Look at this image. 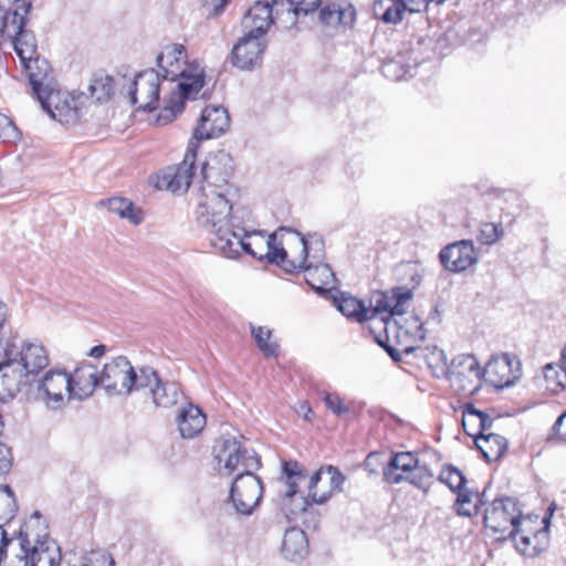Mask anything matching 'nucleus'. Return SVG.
Instances as JSON below:
<instances>
[{
	"mask_svg": "<svg viewBox=\"0 0 566 566\" xmlns=\"http://www.w3.org/2000/svg\"><path fill=\"white\" fill-rule=\"evenodd\" d=\"M276 3V0L255 1L243 19V25L245 28H251L248 31L249 33L263 38L270 25L274 22L272 12L273 4Z\"/></svg>",
	"mask_w": 566,
	"mask_h": 566,
	"instance_id": "22",
	"label": "nucleus"
},
{
	"mask_svg": "<svg viewBox=\"0 0 566 566\" xmlns=\"http://www.w3.org/2000/svg\"><path fill=\"white\" fill-rule=\"evenodd\" d=\"M482 410H479L474 407L472 402H465L463 405V412H462V426L465 429L467 428V417L468 416H474L480 417L482 415Z\"/></svg>",
	"mask_w": 566,
	"mask_h": 566,
	"instance_id": "55",
	"label": "nucleus"
},
{
	"mask_svg": "<svg viewBox=\"0 0 566 566\" xmlns=\"http://www.w3.org/2000/svg\"><path fill=\"white\" fill-rule=\"evenodd\" d=\"M96 207L106 208L109 212L134 226H139L145 220L144 210L126 197L102 199Z\"/></svg>",
	"mask_w": 566,
	"mask_h": 566,
	"instance_id": "25",
	"label": "nucleus"
},
{
	"mask_svg": "<svg viewBox=\"0 0 566 566\" xmlns=\"http://www.w3.org/2000/svg\"><path fill=\"white\" fill-rule=\"evenodd\" d=\"M67 397L61 391H35L34 400L43 402L50 409H60L65 405V401H71L73 399L76 400H85L88 399L93 391H66Z\"/></svg>",
	"mask_w": 566,
	"mask_h": 566,
	"instance_id": "34",
	"label": "nucleus"
},
{
	"mask_svg": "<svg viewBox=\"0 0 566 566\" xmlns=\"http://www.w3.org/2000/svg\"><path fill=\"white\" fill-rule=\"evenodd\" d=\"M0 138L3 142H13L19 138V130L13 123L6 116L1 117Z\"/></svg>",
	"mask_w": 566,
	"mask_h": 566,
	"instance_id": "52",
	"label": "nucleus"
},
{
	"mask_svg": "<svg viewBox=\"0 0 566 566\" xmlns=\"http://www.w3.org/2000/svg\"><path fill=\"white\" fill-rule=\"evenodd\" d=\"M304 280L317 294L324 295L334 286L336 276L328 264L310 263L304 268Z\"/></svg>",
	"mask_w": 566,
	"mask_h": 566,
	"instance_id": "27",
	"label": "nucleus"
},
{
	"mask_svg": "<svg viewBox=\"0 0 566 566\" xmlns=\"http://www.w3.org/2000/svg\"><path fill=\"white\" fill-rule=\"evenodd\" d=\"M503 233L504 230L501 222H484L480 227L478 240L482 244L491 245L499 241Z\"/></svg>",
	"mask_w": 566,
	"mask_h": 566,
	"instance_id": "46",
	"label": "nucleus"
},
{
	"mask_svg": "<svg viewBox=\"0 0 566 566\" xmlns=\"http://www.w3.org/2000/svg\"><path fill=\"white\" fill-rule=\"evenodd\" d=\"M36 98L55 86L53 70L46 59L35 55L21 62Z\"/></svg>",
	"mask_w": 566,
	"mask_h": 566,
	"instance_id": "21",
	"label": "nucleus"
},
{
	"mask_svg": "<svg viewBox=\"0 0 566 566\" xmlns=\"http://www.w3.org/2000/svg\"><path fill=\"white\" fill-rule=\"evenodd\" d=\"M522 377V364L507 353L494 354L483 367L482 381L492 389L512 387Z\"/></svg>",
	"mask_w": 566,
	"mask_h": 566,
	"instance_id": "10",
	"label": "nucleus"
},
{
	"mask_svg": "<svg viewBox=\"0 0 566 566\" xmlns=\"http://www.w3.org/2000/svg\"><path fill=\"white\" fill-rule=\"evenodd\" d=\"M157 65L161 70L163 81L175 82L179 80L176 88L178 96L174 94L165 98V106L158 115L159 124H168L185 108L186 99H196L205 85V74L198 66L192 67L187 62V51L182 44H171L164 48L157 56Z\"/></svg>",
	"mask_w": 566,
	"mask_h": 566,
	"instance_id": "3",
	"label": "nucleus"
},
{
	"mask_svg": "<svg viewBox=\"0 0 566 566\" xmlns=\"http://www.w3.org/2000/svg\"><path fill=\"white\" fill-rule=\"evenodd\" d=\"M411 327L415 328L412 332L413 339L419 343L423 342L426 339L427 331L418 316L411 317Z\"/></svg>",
	"mask_w": 566,
	"mask_h": 566,
	"instance_id": "54",
	"label": "nucleus"
},
{
	"mask_svg": "<svg viewBox=\"0 0 566 566\" xmlns=\"http://www.w3.org/2000/svg\"><path fill=\"white\" fill-rule=\"evenodd\" d=\"M544 526L538 527L536 521L524 518L517 528H513L509 538L514 542L515 548L526 557H536L544 552L549 543V518L543 520Z\"/></svg>",
	"mask_w": 566,
	"mask_h": 566,
	"instance_id": "11",
	"label": "nucleus"
},
{
	"mask_svg": "<svg viewBox=\"0 0 566 566\" xmlns=\"http://www.w3.org/2000/svg\"><path fill=\"white\" fill-rule=\"evenodd\" d=\"M65 389H96L99 384V370L87 360L81 361L73 371H70Z\"/></svg>",
	"mask_w": 566,
	"mask_h": 566,
	"instance_id": "28",
	"label": "nucleus"
},
{
	"mask_svg": "<svg viewBox=\"0 0 566 566\" xmlns=\"http://www.w3.org/2000/svg\"><path fill=\"white\" fill-rule=\"evenodd\" d=\"M238 213H232L231 200L212 192L196 209V220L200 228L213 235L211 245L221 255L237 259L244 252L258 260L265 259V254H258L245 241L249 231L241 222H237Z\"/></svg>",
	"mask_w": 566,
	"mask_h": 566,
	"instance_id": "2",
	"label": "nucleus"
},
{
	"mask_svg": "<svg viewBox=\"0 0 566 566\" xmlns=\"http://www.w3.org/2000/svg\"><path fill=\"white\" fill-rule=\"evenodd\" d=\"M344 474L335 467L321 468L310 479L308 497L313 503L324 504L334 492L342 491Z\"/></svg>",
	"mask_w": 566,
	"mask_h": 566,
	"instance_id": "15",
	"label": "nucleus"
},
{
	"mask_svg": "<svg viewBox=\"0 0 566 566\" xmlns=\"http://www.w3.org/2000/svg\"><path fill=\"white\" fill-rule=\"evenodd\" d=\"M308 542L303 530L291 527L285 531L281 552L289 560H298L306 556Z\"/></svg>",
	"mask_w": 566,
	"mask_h": 566,
	"instance_id": "29",
	"label": "nucleus"
},
{
	"mask_svg": "<svg viewBox=\"0 0 566 566\" xmlns=\"http://www.w3.org/2000/svg\"><path fill=\"white\" fill-rule=\"evenodd\" d=\"M266 49L262 36L247 32L231 51V63L240 70H253L260 65Z\"/></svg>",
	"mask_w": 566,
	"mask_h": 566,
	"instance_id": "17",
	"label": "nucleus"
},
{
	"mask_svg": "<svg viewBox=\"0 0 566 566\" xmlns=\"http://www.w3.org/2000/svg\"><path fill=\"white\" fill-rule=\"evenodd\" d=\"M396 338V343L399 346V348L390 344L389 335H385L384 337L381 335H375V340L388 353L391 359L396 363L401 361L402 354L410 355L417 349H420V347L406 344L403 340H401V335H397Z\"/></svg>",
	"mask_w": 566,
	"mask_h": 566,
	"instance_id": "39",
	"label": "nucleus"
},
{
	"mask_svg": "<svg viewBox=\"0 0 566 566\" xmlns=\"http://www.w3.org/2000/svg\"><path fill=\"white\" fill-rule=\"evenodd\" d=\"M421 471L413 470L410 475H407L405 480H408L411 484L418 488H426L430 484L433 474L428 470L426 465H421Z\"/></svg>",
	"mask_w": 566,
	"mask_h": 566,
	"instance_id": "50",
	"label": "nucleus"
},
{
	"mask_svg": "<svg viewBox=\"0 0 566 566\" xmlns=\"http://www.w3.org/2000/svg\"><path fill=\"white\" fill-rule=\"evenodd\" d=\"M213 453L220 471L231 474L242 469L230 488V501L238 514L252 515L260 505L264 491L261 479L253 473L261 465L260 458L235 437L217 440Z\"/></svg>",
	"mask_w": 566,
	"mask_h": 566,
	"instance_id": "1",
	"label": "nucleus"
},
{
	"mask_svg": "<svg viewBox=\"0 0 566 566\" xmlns=\"http://www.w3.org/2000/svg\"><path fill=\"white\" fill-rule=\"evenodd\" d=\"M295 410L297 415L303 417L306 421H313L314 412L307 401H301Z\"/></svg>",
	"mask_w": 566,
	"mask_h": 566,
	"instance_id": "56",
	"label": "nucleus"
},
{
	"mask_svg": "<svg viewBox=\"0 0 566 566\" xmlns=\"http://www.w3.org/2000/svg\"><path fill=\"white\" fill-rule=\"evenodd\" d=\"M230 126V116L222 106L210 105L202 109L191 140L211 139L222 135Z\"/></svg>",
	"mask_w": 566,
	"mask_h": 566,
	"instance_id": "20",
	"label": "nucleus"
},
{
	"mask_svg": "<svg viewBox=\"0 0 566 566\" xmlns=\"http://www.w3.org/2000/svg\"><path fill=\"white\" fill-rule=\"evenodd\" d=\"M454 493H457L454 510L458 515L472 516L478 513L479 505L482 504V499L479 493H473L465 485Z\"/></svg>",
	"mask_w": 566,
	"mask_h": 566,
	"instance_id": "35",
	"label": "nucleus"
},
{
	"mask_svg": "<svg viewBox=\"0 0 566 566\" xmlns=\"http://www.w3.org/2000/svg\"><path fill=\"white\" fill-rule=\"evenodd\" d=\"M407 8V3L401 0H375L373 14L386 24H397L402 21Z\"/></svg>",
	"mask_w": 566,
	"mask_h": 566,
	"instance_id": "31",
	"label": "nucleus"
},
{
	"mask_svg": "<svg viewBox=\"0 0 566 566\" xmlns=\"http://www.w3.org/2000/svg\"><path fill=\"white\" fill-rule=\"evenodd\" d=\"M107 352V348L105 345L103 344H99V345H96V346H93L90 352L87 353V356L92 357V358H101L103 357Z\"/></svg>",
	"mask_w": 566,
	"mask_h": 566,
	"instance_id": "59",
	"label": "nucleus"
},
{
	"mask_svg": "<svg viewBox=\"0 0 566 566\" xmlns=\"http://www.w3.org/2000/svg\"><path fill=\"white\" fill-rule=\"evenodd\" d=\"M398 67H399V63L391 61V62L385 64L384 72H385L386 76H388V73L395 72Z\"/></svg>",
	"mask_w": 566,
	"mask_h": 566,
	"instance_id": "63",
	"label": "nucleus"
},
{
	"mask_svg": "<svg viewBox=\"0 0 566 566\" xmlns=\"http://www.w3.org/2000/svg\"><path fill=\"white\" fill-rule=\"evenodd\" d=\"M9 542L10 541L7 536V533L0 524V562L2 560L4 554V547L9 544Z\"/></svg>",
	"mask_w": 566,
	"mask_h": 566,
	"instance_id": "61",
	"label": "nucleus"
},
{
	"mask_svg": "<svg viewBox=\"0 0 566 566\" xmlns=\"http://www.w3.org/2000/svg\"><path fill=\"white\" fill-rule=\"evenodd\" d=\"M206 422V415L192 402L186 403L177 417L178 430L185 439L198 436L203 430Z\"/></svg>",
	"mask_w": 566,
	"mask_h": 566,
	"instance_id": "26",
	"label": "nucleus"
},
{
	"mask_svg": "<svg viewBox=\"0 0 566 566\" xmlns=\"http://www.w3.org/2000/svg\"><path fill=\"white\" fill-rule=\"evenodd\" d=\"M17 511L18 504L12 489L8 484L0 486V522H11Z\"/></svg>",
	"mask_w": 566,
	"mask_h": 566,
	"instance_id": "40",
	"label": "nucleus"
},
{
	"mask_svg": "<svg viewBox=\"0 0 566 566\" xmlns=\"http://www.w3.org/2000/svg\"><path fill=\"white\" fill-rule=\"evenodd\" d=\"M233 172V159L229 153L223 149L210 153L201 167L205 185L201 187L197 208L203 202L208 195L212 192L224 196L227 200H230L229 180Z\"/></svg>",
	"mask_w": 566,
	"mask_h": 566,
	"instance_id": "7",
	"label": "nucleus"
},
{
	"mask_svg": "<svg viewBox=\"0 0 566 566\" xmlns=\"http://www.w3.org/2000/svg\"><path fill=\"white\" fill-rule=\"evenodd\" d=\"M548 441L566 442V411L555 421Z\"/></svg>",
	"mask_w": 566,
	"mask_h": 566,
	"instance_id": "51",
	"label": "nucleus"
},
{
	"mask_svg": "<svg viewBox=\"0 0 566 566\" xmlns=\"http://www.w3.org/2000/svg\"><path fill=\"white\" fill-rule=\"evenodd\" d=\"M213 12L216 14L220 13L223 8L229 3L230 0H213Z\"/></svg>",
	"mask_w": 566,
	"mask_h": 566,
	"instance_id": "62",
	"label": "nucleus"
},
{
	"mask_svg": "<svg viewBox=\"0 0 566 566\" xmlns=\"http://www.w3.org/2000/svg\"><path fill=\"white\" fill-rule=\"evenodd\" d=\"M265 260L276 264L286 273H294L306 266L308 256V241L298 231L287 227H280L272 233L266 242Z\"/></svg>",
	"mask_w": 566,
	"mask_h": 566,
	"instance_id": "6",
	"label": "nucleus"
},
{
	"mask_svg": "<svg viewBox=\"0 0 566 566\" xmlns=\"http://www.w3.org/2000/svg\"><path fill=\"white\" fill-rule=\"evenodd\" d=\"M474 444L488 462L497 461L507 449V440L496 433H479Z\"/></svg>",
	"mask_w": 566,
	"mask_h": 566,
	"instance_id": "30",
	"label": "nucleus"
},
{
	"mask_svg": "<svg viewBox=\"0 0 566 566\" xmlns=\"http://www.w3.org/2000/svg\"><path fill=\"white\" fill-rule=\"evenodd\" d=\"M150 395L157 407L168 408L178 401L179 391H150Z\"/></svg>",
	"mask_w": 566,
	"mask_h": 566,
	"instance_id": "49",
	"label": "nucleus"
},
{
	"mask_svg": "<svg viewBox=\"0 0 566 566\" xmlns=\"http://www.w3.org/2000/svg\"><path fill=\"white\" fill-rule=\"evenodd\" d=\"M196 157L197 143L190 140L184 160L177 166H169L164 169L158 179L157 187L172 193L187 191L195 174Z\"/></svg>",
	"mask_w": 566,
	"mask_h": 566,
	"instance_id": "13",
	"label": "nucleus"
},
{
	"mask_svg": "<svg viewBox=\"0 0 566 566\" xmlns=\"http://www.w3.org/2000/svg\"><path fill=\"white\" fill-rule=\"evenodd\" d=\"M324 401L326 407L338 417H345L353 411V403L346 402L337 391H325Z\"/></svg>",
	"mask_w": 566,
	"mask_h": 566,
	"instance_id": "44",
	"label": "nucleus"
},
{
	"mask_svg": "<svg viewBox=\"0 0 566 566\" xmlns=\"http://www.w3.org/2000/svg\"><path fill=\"white\" fill-rule=\"evenodd\" d=\"M447 377L452 384L462 388L475 380L478 384L473 389H481L483 368L473 354H460L448 365Z\"/></svg>",
	"mask_w": 566,
	"mask_h": 566,
	"instance_id": "18",
	"label": "nucleus"
},
{
	"mask_svg": "<svg viewBox=\"0 0 566 566\" xmlns=\"http://www.w3.org/2000/svg\"><path fill=\"white\" fill-rule=\"evenodd\" d=\"M439 481L450 488L452 492L458 491L460 488L465 485V476L463 473L453 465H446L440 474Z\"/></svg>",
	"mask_w": 566,
	"mask_h": 566,
	"instance_id": "43",
	"label": "nucleus"
},
{
	"mask_svg": "<svg viewBox=\"0 0 566 566\" xmlns=\"http://www.w3.org/2000/svg\"><path fill=\"white\" fill-rule=\"evenodd\" d=\"M14 398L13 391H0V400L3 402H7L9 400H12Z\"/></svg>",
	"mask_w": 566,
	"mask_h": 566,
	"instance_id": "64",
	"label": "nucleus"
},
{
	"mask_svg": "<svg viewBox=\"0 0 566 566\" xmlns=\"http://www.w3.org/2000/svg\"><path fill=\"white\" fill-rule=\"evenodd\" d=\"M355 20L356 11L352 4L343 7L335 2H327L318 12V21L326 28H350Z\"/></svg>",
	"mask_w": 566,
	"mask_h": 566,
	"instance_id": "24",
	"label": "nucleus"
},
{
	"mask_svg": "<svg viewBox=\"0 0 566 566\" xmlns=\"http://www.w3.org/2000/svg\"><path fill=\"white\" fill-rule=\"evenodd\" d=\"M136 381L134 389H165L166 382L160 378L157 370L149 366L143 365L135 368Z\"/></svg>",
	"mask_w": 566,
	"mask_h": 566,
	"instance_id": "36",
	"label": "nucleus"
},
{
	"mask_svg": "<svg viewBox=\"0 0 566 566\" xmlns=\"http://www.w3.org/2000/svg\"><path fill=\"white\" fill-rule=\"evenodd\" d=\"M21 554L17 566H59L62 555L57 543L49 536L39 512H34L20 531Z\"/></svg>",
	"mask_w": 566,
	"mask_h": 566,
	"instance_id": "5",
	"label": "nucleus"
},
{
	"mask_svg": "<svg viewBox=\"0 0 566 566\" xmlns=\"http://www.w3.org/2000/svg\"><path fill=\"white\" fill-rule=\"evenodd\" d=\"M161 73L154 69L139 72L130 84V103L137 111L153 112L157 109L160 96Z\"/></svg>",
	"mask_w": 566,
	"mask_h": 566,
	"instance_id": "12",
	"label": "nucleus"
},
{
	"mask_svg": "<svg viewBox=\"0 0 566 566\" xmlns=\"http://www.w3.org/2000/svg\"><path fill=\"white\" fill-rule=\"evenodd\" d=\"M542 374L546 382L545 389H566V378L563 377L564 366L548 363L542 368Z\"/></svg>",
	"mask_w": 566,
	"mask_h": 566,
	"instance_id": "41",
	"label": "nucleus"
},
{
	"mask_svg": "<svg viewBox=\"0 0 566 566\" xmlns=\"http://www.w3.org/2000/svg\"><path fill=\"white\" fill-rule=\"evenodd\" d=\"M478 419L480 433H484V431L489 430L492 427L493 420L486 412L483 411Z\"/></svg>",
	"mask_w": 566,
	"mask_h": 566,
	"instance_id": "58",
	"label": "nucleus"
},
{
	"mask_svg": "<svg viewBox=\"0 0 566 566\" xmlns=\"http://www.w3.org/2000/svg\"><path fill=\"white\" fill-rule=\"evenodd\" d=\"M0 360H4V359L2 357H0ZM0 378H1V386L3 387V389H12L13 384H11L7 368L0 369Z\"/></svg>",
	"mask_w": 566,
	"mask_h": 566,
	"instance_id": "60",
	"label": "nucleus"
},
{
	"mask_svg": "<svg viewBox=\"0 0 566 566\" xmlns=\"http://www.w3.org/2000/svg\"><path fill=\"white\" fill-rule=\"evenodd\" d=\"M13 463L11 449L0 442V476L7 475Z\"/></svg>",
	"mask_w": 566,
	"mask_h": 566,
	"instance_id": "53",
	"label": "nucleus"
},
{
	"mask_svg": "<svg viewBox=\"0 0 566 566\" xmlns=\"http://www.w3.org/2000/svg\"><path fill=\"white\" fill-rule=\"evenodd\" d=\"M306 478L305 470L297 461H284L282 464V480H284V490L282 494L284 500H290L297 493L298 483Z\"/></svg>",
	"mask_w": 566,
	"mask_h": 566,
	"instance_id": "33",
	"label": "nucleus"
},
{
	"mask_svg": "<svg viewBox=\"0 0 566 566\" xmlns=\"http://www.w3.org/2000/svg\"><path fill=\"white\" fill-rule=\"evenodd\" d=\"M0 369L7 368L11 384L22 389L30 376H36L49 365L48 353L41 344L25 343L18 337L7 338L0 344Z\"/></svg>",
	"mask_w": 566,
	"mask_h": 566,
	"instance_id": "4",
	"label": "nucleus"
},
{
	"mask_svg": "<svg viewBox=\"0 0 566 566\" xmlns=\"http://www.w3.org/2000/svg\"><path fill=\"white\" fill-rule=\"evenodd\" d=\"M334 303L337 310L347 318L357 323L367 322V307L357 297L339 292L338 296L334 297Z\"/></svg>",
	"mask_w": 566,
	"mask_h": 566,
	"instance_id": "32",
	"label": "nucleus"
},
{
	"mask_svg": "<svg viewBox=\"0 0 566 566\" xmlns=\"http://www.w3.org/2000/svg\"><path fill=\"white\" fill-rule=\"evenodd\" d=\"M388 294L392 305L394 314H405L406 303L413 296L412 289H408L406 286H397L391 289Z\"/></svg>",
	"mask_w": 566,
	"mask_h": 566,
	"instance_id": "45",
	"label": "nucleus"
},
{
	"mask_svg": "<svg viewBox=\"0 0 566 566\" xmlns=\"http://www.w3.org/2000/svg\"><path fill=\"white\" fill-rule=\"evenodd\" d=\"M524 518L518 502L512 497L495 499L485 510L483 522L493 533L509 537L513 528H517Z\"/></svg>",
	"mask_w": 566,
	"mask_h": 566,
	"instance_id": "9",
	"label": "nucleus"
},
{
	"mask_svg": "<svg viewBox=\"0 0 566 566\" xmlns=\"http://www.w3.org/2000/svg\"><path fill=\"white\" fill-rule=\"evenodd\" d=\"M12 14L9 10H4L0 7V36L4 34L6 31H10V24L8 23L9 15Z\"/></svg>",
	"mask_w": 566,
	"mask_h": 566,
	"instance_id": "57",
	"label": "nucleus"
},
{
	"mask_svg": "<svg viewBox=\"0 0 566 566\" xmlns=\"http://www.w3.org/2000/svg\"><path fill=\"white\" fill-rule=\"evenodd\" d=\"M292 12L298 17L301 14L307 15L318 9L322 0H287Z\"/></svg>",
	"mask_w": 566,
	"mask_h": 566,
	"instance_id": "48",
	"label": "nucleus"
},
{
	"mask_svg": "<svg viewBox=\"0 0 566 566\" xmlns=\"http://www.w3.org/2000/svg\"><path fill=\"white\" fill-rule=\"evenodd\" d=\"M32 8L31 1H22L12 9L11 30L8 36L12 39L13 48L21 62L39 55L38 41L33 31L25 27L29 22L28 14Z\"/></svg>",
	"mask_w": 566,
	"mask_h": 566,
	"instance_id": "8",
	"label": "nucleus"
},
{
	"mask_svg": "<svg viewBox=\"0 0 566 566\" xmlns=\"http://www.w3.org/2000/svg\"><path fill=\"white\" fill-rule=\"evenodd\" d=\"M136 381L135 367L129 359L119 355L106 363L99 370V384L103 389H134Z\"/></svg>",
	"mask_w": 566,
	"mask_h": 566,
	"instance_id": "16",
	"label": "nucleus"
},
{
	"mask_svg": "<svg viewBox=\"0 0 566 566\" xmlns=\"http://www.w3.org/2000/svg\"><path fill=\"white\" fill-rule=\"evenodd\" d=\"M443 268L453 273L468 270L476 263V251L471 240H461L444 247L439 253Z\"/></svg>",
	"mask_w": 566,
	"mask_h": 566,
	"instance_id": "19",
	"label": "nucleus"
},
{
	"mask_svg": "<svg viewBox=\"0 0 566 566\" xmlns=\"http://www.w3.org/2000/svg\"><path fill=\"white\" fill-rule=\"evenodd\" d=\"M251 335L253 336L258 348L265 357H277L280 346L271 340L272 331L263 326L251 325Z\"/></svg>",
	"mask_w": 566,
	"mask_h": 566,
	"instance_id": "38",
	"label": "nucleus"
},
{
	"mask_svg": "<svg viewBox=\"0 0 566 566\" xmlns=\"http://www.w3.org/2000/svg\"><path fill=\"white\" fill-rule=\"evenodd\" d=\"M82 94L75 96L71 93H62L55 86L41 95L38 101L41 107L53 119L63 125L74 124L80 117L78 103Z\"/></svg>",
	"mask_w": 566,
	"mask_h": 566,
	"instance_id": "14",
	"label": "nucleus"
},
{
	"mask_svg": "<svg viewBox=\"0 0 566 566\" xmlns=\"http://www.w3.org/2000/svg\"><path fill=\"white\" fill-rule=\"evenodd\" d=\"M413 470H422L417 455L412 452H398L384 468V478L390 484H399L406 479L402 473L410 475Z\"/></svg>",
	"mask_w": 566,
	"mask_h": 566,
	"instance_id": "23",
	"label": "nucleus"
},
{
	"mask_svg": "<svg viewBox=\"0 0 566 566\" xmlns=\"http://www.w3.org/2000/svg\"><path fill=\"white\" fill-rule=\"evenodd\" d=\"M70 371L65 368H51L39 382L38 389H50V387H67Z\"/></svg>",
	"mask_w": 566,
	"mask_h": 566,
	"instance_id": "42",
	"label": "nucleus"
},
{
	"mask_svg": "<svg viewBox=\"0 0 566 566\" xmlns=\"http://www.w3.org/2000/svg\"><path fill=\"white\" fill-rule=\"evenodd\" d=\"M384 313H386L388 317L395 315L388 293H380L379 296L375 300L373 307L367 308V321H370Z\"/></svg>",
	"mask_w": 566,
	"mask_h": 566,
	"instance_id": "47",
	"label": "nucleus"
},
{
	"mask_svg": "<svg viewBox=\"0 0 566 566\" xmlns=\"http://www.w3.org/2000/svg\"><path fill=\"white\" fill-rule=\"evenodd\" d=\"M91 97L97 103H106L114 93V80L107 74L95 75L88 86Z\"/></svg>",
	"mask_w": 566,
	"mask_h": 566,
	"instance_id": "37",
	"label": "nucleus"
}]
</instances>
